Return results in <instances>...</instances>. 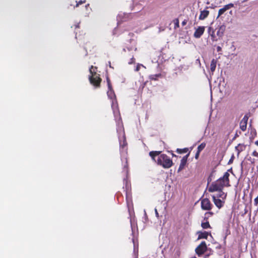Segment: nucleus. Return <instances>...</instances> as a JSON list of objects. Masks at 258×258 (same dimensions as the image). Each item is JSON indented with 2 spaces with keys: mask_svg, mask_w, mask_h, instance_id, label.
I'll return each mask as SVG.
<instances>
[{
  "mask_svg": "<svg viewBox=\"0 0 258 258\" xmlns=\"http://www.w3.org/2000/svg\"><path fill=\"white\" fill-rule=\"evenodd\" d=\"M189 155V152H188L186 155L182 157L178 169V172H180L184 168L185 165L186 164L187 158Z\"/></svg>",
  "mask_w": 258,
  "mask_h": 258,
  "instance_id": "obj_9",
  "label": "nucleus"
},
{
  "mask_svg": "<svg viewBox=\"0 0 258 258\" xmlns=\"http://www.w3.org/2000/svg\"><path fill=\"white\" fill-rule=\"evenodd\" d=\"M242 146H235V150L238 152V155L239 154L240 151L242 150L241 147Z\"/></svg>",
  "mask_w": 258,
  "mask_h": 258,
  "instance_id": "obj_26",
  "label": "nucleus"
},
{
  "mask_svg": "<svg viewBox=\"0 0 258 258\" xmlns=\"http://www.w3.org/2000/svg\"><path fill=\"white\" fill-rule=\"evenodd\" d=\"M155 215L157 217H159V214L156 209H155Z\"/></svg>",
  "mask_w": 258,
  "mask_h": 258,
  "instance_id": "obj_41",
  "label": "nucleus"
},
{
  "mask_svg": "<svg viewBox=\"0 0 258 258\" xmlns=\"http://www.w3.org/2000/svg\"><path fill=\"white\" fill-rule=\"evenodd\" d=\"M108 63H109V67H110V68H111V63H110V61H109V62H108Z\"/></svg>",
  "mask_w": 258,
  "mask_h": 258,
  "instance_id": "obj_46",
  "label": "nucleus"
},
{
  "mask_svg": "<svg viewBox=\"0 0 258 258\" xmlns=\"http://www.w3.org/2000/svg\"><path fill=\"white\" fill-rule=\"evenodd\" d=\"M252 155L255 157H258V153L256 152L255 151H254L252 152Z\"/></svg>",
  "mask_w": 258,
  "mask_h": 258,
  "instance_id": "obj_35",
  "label": "nucleus"
},
{
  "mask_svg": "<svg viewBox=\"0 0 258 258\" xmlns=\"http://www.w3.org/2000/svg\"><path fill=\"white\" fill-rule=\"evenodd\" d=\"M135 58L134 57H132L131 59V61L128 62L129 64H132L135 63Z\"/></svg>",
  "mask_w": 258,
  "mask_h": 258,
  "instance_id": "obj_34",
  "label": "nucleus"
},
{
  "mask_svg": "<svg viewBox=\"0 0 258 258\" xmlns=\"http://www.w3.org/2000/svg\"><path fill=\"white\" fill-rule=\"evenodd\" d=\"M229 173L228 172L224 173L223 177H225L227 180H229Z\"/></svg>",
  "mask_w": 258,
  "mask_h": 258,
  "instance_id": "obj_28",
  "label": "nucleus"
},
{
  "mask_svg": "<svg viewBox=\"0 0 258 258\" xmlns=\"http://www.w3.org/2000/svg\"><path fill=\"white\" fill-rule=\"evenodd\" d=\"M149 155L155 162L164 168H169L173 164L170 158L165 154H162L161 151H151Z\"/></svg>",
  "mask_w": 258,
  "mask_h": 258,
  "instance_id": "obj_1",
  "label": "nucleus"
},
{
  "mask_svg": "<svg viewBox=\"0 0 258 258\" xmlns=\"http://www.w3.org/2000/svg\"><path fill=\"white\" fill-rule=\"evenodd\" d=\"M257 204H258V196H257L256 198H255L254 200V205L255 206H257Z\"/></svg>",
  "mask_w": 258,
  "mask_h": 258,
  "instance_id": "obj_30",
  "label": "nucleus"
},
{
  "mask_svg": "<svg viewBox=\"0 0 258 258\" xmlns=\"http://www.w3.org/2000/svg\"><path fill=\"white\" fill-rule=\"evenodd\" d=\"M107 84H108V87L107 95L110 99L112 100V108L113 110V112L114 116L116 117V116L119 114V111H118V108L116 106V101L115 99L113 100L114 99H115V94L111 88L110 81L108 78L107 79Z\"/></svg>",
  "mask_w": 258,
  "mask_h": 258,
  "instance_id": "obj_3",
  "label": "nucleus"
},
{
  "mask_svg": "<svg viewBox=\"0 0 258 258\" xmlns=\"http://www.w3.org/2000/svg\"><path fill=\"white\" fill-rule=\"evenodd\" d=\"M212 198L215 205L219 209H220L223 205V202L222 201V200L217 198V197L215 196H213Z\"/></svg>",
  "mask_w": 258,
  "mask_h": 258,
  "instance_id": "obj_11",
  "label": "nucleus"
},
{
  "mask_svg": "<svg viewBox=\"0 0 258 258\" xmlns=\"http://www.w3.org/2000/svg\"><path fill=\"white\" fill-rule=\"evenodd\" d=\"M224 183H220L218 180L216 182L213 183L209 187L208 190L209 192L219 191L222 190L223 184Z\"/></svg>",
  "mask_w": 258,
  "mask_h": 258,
  "instance_id": "obj_5",
  "label": "nucleus"
},
{
  "mask_svg": "<svg viewBox=\"0 0 258 258\" xmlns=\"http://www.w3.org/2000/svg\"><path fill=\"white\" fill-rule=\"evenodd\" d=\"M205 146H198V152H201L204 148Z\"/></svg>",
  "mask_w": 258,
  "mask_h": 258,
  "instance_id": "obj_29",
  "label": "nucleus"
},
{
  "mask_svg": "<svg viewBox=\"0 0 258 258\" xmlns=\"http://www.w3.org/2000/svg\"><path fill=\"white\" fill-rule=\"evenodd\" d=\"M168 152L171 153V154L172 156H175V155L171 151V152L168 151Z\"/></svg>",
  "mask_w": 258,
  "mask_h": 258,
  "instance_id": "obj_44",
  "label": "nucleus"
},
{
  "mask_svg": "<svg viewBox=\"0 0 258 258\" xmlns=\"http://www.w3.org/2000/svg\"><path fill=\"white\" fill-rule=\"evenodd\" d=\"M210 217H211V216L210 215H207V213H206L205 214L204 219H207Z\"/></svg>",
  "mask_w": 258,
  "mask_h": 258,
  "instance_id": "obj_38",
  "label": "nucleus"
},
{
  "mask_svg": "<svg viewBox=\"0 0 258 258\" xmlns=\"http://www.w3.org/2000/svg\"><path fill=\"white\" fill-rule=\"evenodd\" d=\"M218 194H217L216 195H215L217 198L219 199V198H221L222 199L225 198L226 197V195L223 192L222 190L218 191Z\"/></svg>",
  "mask_w": 258,
  "mask_h": 258,
  "instance_id": "obj_17",
  "label": "nucleus"
},
{
  "mask_svg": "<svg viewBox=\"0 0 258 258\" xmlns=\"http://www.w3.org/2000/svg\"><path fill=\"white\" fill-rule=\"evenodd\" d=\"M212 205L208 199L205 198L202 200L201 208L203 210L209 211L212 209Z\"/></svg>",
  "mask_w": 258,
  "mask_h": 258,
  "instance_id": "obj_7",
  "label": "nucleus"
},
{
  "mask_svg": "<svg viewBox=\"0 0 258 258\" xmlns=\"http://www.w3.org/2000/svg\"><path fill=\"white\" fill-rule=\"evenodd\" d=\"M205 27L204 26H199L196 29L194 34V36L196 38H199L203 34L205 31Z\"/></svg>",
  "mask_w": 258,
  "mask_h": 258,
  "instance_id": "obj_8",
  "label": "nucleus"
},
{
  "mask_svg": "<svg viewBox=\"0 0 258 258\" xmlns=\"http://www.w3.org/2000/svg\"><path fill=\"white\" fill-rule=\"evenodd\" d=\"M120 157L121 160L122 162V164L123 167V171L126 174V178H124L123 181L125 184V186H127V180L126 178H127L128 174V165H127V146H120Z\"/></svg>",
  "mask_w": 258,
  "mask_h": 258,
  "instance_id": "obj_2",
  "label": "nucleus"
},
{
  "mask_svg": "<svg viewBox=\"0 0 258 258\" xmlns=\"http://www.w3.org/2000/svg\"><path fill=\"white\" fill-rule=\"evenodd\" d=\"M256 145H258V141L255 142Z\"/></svg>",
  "mask_w": 258,
  "mask_h": 258,
  "instance_id": "obj_47",
  "label": "nucleus"
},
{
  "mask_svg": "<svg viewBox=\"0 0 258 258\" xmlns=\"http://www.w3.org/2000/svg\"><path fill=\"white\" fill-rule=\"evenodd\" d=\"M207 247L205 241H202L196 248L195 251L199 256H201L207 250Z\"/></svg>",
  "mask_w": 258,
  "mask_h": 258,
  "instance_id": "obj_6",
  "label": "nucleus"
},
{
  "mask_svg": "<svg viewBox=\"0 0 258 258\" xmlns=\"http://www.w3.org/2000/svg\"><path fill=\"white\" fill-rule=\"evenodd\" d=\"M85 3V1H80L78 2V3L77 4L76 7H78L79 5H81Z\"/></svg>",
  "mask_w": 258,
  "mask_h": 258,
  "instance_id": "obj_36",
  "label": "nucleus"
},
{
  "mask_svg": "<svg viewBox=\"0 0 258 258\" xmlns=\"http://www.w3.org/2000/svg\"><path fill=\"white\" fill-rule=\"evenodd\" d=\"M233 6L234 5H233V4H229L225 5L223 8L220 9L219 10V12H218V18L220 16H221V15L224 14L226 11H227L228 10H229L231 8L233 7Z\"/></svg>",
  "mask_w": 258,
  "mask_h": 258,
  "instance_id": "obj_10",
  "label": "nucleus"
},
{
  "mask_svg": "<svg viewBox=\"0 0 258 258\" xmlns=\"http://www.w3.org/2000/svg\"><path fill=\"white\" fill-rule=\"evenodd\" d=\"M246 126H247V123H246L240 121V127L241 130L242 131H244L246 130Z\"/></svg>",
  "mask_w": 258,
  "mask_h": 258,
  "instance_id": "obj_20",
  "label": "nucleus"
},
{
  "mask_svg": "<svg viewBox=\"0 0 258 258\" xmlns=\"http://www.w3.org/2000/svg\"><path fill=\"white\" fill-rule=\"evenodd\" d=\"M217 62V60H216L215 59H213L211 62L210 71L212 74H213V73L215 71Z\"/></svg>",
  "mask_w": 258,
  "mask_h": 258,
  "instance_id": "obj_14",
  "label": "nucleus"
},
{
  "mask_svg": "<svg viewBox=\"0 0 258 258\" xmlns=\"http://www.w3.org/2000/svg\"><path fill=\"white\" fill-rule=\"evenodd\" d=\"M177 152L179 154H183L185 153L188 151V149L187 148H185L183 149H177Z\"/></svg>",
  "mask_w": 258,
  "mask_h": 258,
  "instance_id": "obj_18",
  "label": "nucleus"
},
{
  "mask_svg": "<svg viewBox=\"0 0 258 258\" xmlns=\"http://www.w3.org/2000/svg\"><path fill=\"white\" fill-rule=\"evenodd\" d=\"M190 258H197V257H196V256H193V257H190Z\"/></svg>",
  "mask_w": 258,
  "mask_h": 258,
  "instance_id": "obj_48",
  "label": "nucleus"
},
{
  "mask_svg": "<svg viewBox=\"0 0 258 258\" xmlns=\"http://www.w3.org/2000/svg\"><path fill=\"white\" fill-rule=\"evenodd\" d=\"M79 27L78 25H76V27Z\"/></svg>",
  "mask_w": 258,
  "mask_h": 258,
  "instance_id": "obj_51",
  "label": "nucleus"
},
{
  "mask_svg": "<svg viewBox=\"0 0 258 258\" xmlns=\"http://www.w3.org/2000/svg\"><path fill=\"white\" fill-rule=\"evenodd\" d=\"M213 213L212 212H207V215H210L211 216L213 215Z\"/></svg>",
  "mask_w": 258,
  "mask_h": 258,
  "instance_id": "obj_43",
  "label": "nucleus"
},
{
  "mask_svg": "<svg viewBox=\"0 0 258 258\" xmlns=\"http://www.w3.org/2000/svg\"><path fill=\"white\" fill-rule=\"evenodd\" d=\"M122 124H120V125H119L118 127V128L117 129V131L118 132H120V133L122 132Z\"/></svg>",
  "mask_w": 258,
  "mask_h": 258,
  "instance_id": "obj_31",
  "label": "nucleus"
},
{
  "mask_svg": "<svg viewBox=\"0 0 258 258\" xmlns=\"http://www.w3.org/2000/svg\"><path fill=\"white\" fill-rule=\"evenodd\" d=\"M198 233L199 234L198 236V239H202V238H205L207 239L208 237V236L209 235V233L208 232L204 231V232H198Z\"/></svg>",
  "mask_w": 258,
  "mask_h": 258,
  "instance_id": "obj_15",
  "label": "nucleus"
},
{
  "mask_svg": "<svg viewBox=\"0 0 258 258\" xmlns=\"http://www.w3.org/2000/svg\"><path fill=\"white\" fill-rule=\"evenodd\" d=\"M226 30V26L222 25L220 26L217 32V35L219 37H222L224 34V33Z\"/></svg>",
  "mask_w": 258,
  "mask_h": 258,
  "instance_id": "obj_12",
  "label": "nucleus"
},
{
  "mask_svg": "<svg viewBox=\"0 0 258 258\" xmlns=\"http://www.w3.org/2000/svg\"><path fill=\"white\" fill-rule=\"evenodd\" d=\"M199 154H200V152H198V151H197V153H196V155H195V158H196V159H197L199 158Z\"/></svg>",
  "mask_w": 258,
  "mask_h": 258,
  "instance_id": "obj_39",
  "label": "nucleus"
},
{
  "mask_svg": "<svg viewBox=\"0 0 258 258\" xmlns=\"http://www.w3.org/2000/svg\"><path fill=\"white\" fill-rule=\"evenodd\" d=\"M144 215H145V218H146L147 217V214H146V212L145 210H144Z\"/></svg>",
  "mask_w": 258,
  "mask_h": 258,
  "instance_id": "obj_45",
  "label": "nucleus"
},
{
  "mask_svg": "<svg viewBox=\"0 0 258 258\" xmlns=\"http://www.w3.org/2000/svg\"><path fill=\"white\" fill-rule=\"evenodd\" d=\"M218 181H219L220 183H224L223 184V186H226L229 183V180H227L225 177H222L220 178L218 180Z\"/></svg>",
  "mask_w": 258,
  "mask_h": 258,
  "instance_id": "obj_16",
  "label": "nucleus"
},
{
  "mask_svg": "<svg viewBox=\"0 0 258 258\" xmlns=\"http://www.w3.org/2000/svg\"><path fill=\"white\" fill-rule=\"evenodd\" d=\"M229 173L228 172L224 173L223 177H225L227 180H229Z\"/></svg>",
  "mask_w": 258,
  "mask_h": 258,
  "instance_id": "obj_27",
  "label": "nucleus"
},
{
  "mask_svg": "<svg viewBox=\"0 0 258 258\" xmlns=\"http://www.w3.org/2000/svg\"><path fill=\"white\" fill-rule=\"evenodd\" d=\"M208 33L212 37H214V31L211 27L208 28Z\"/></svg>",
  "mask_w": 258,
  "mask_h": 258,
  "instance_id": "obj_21",
  "label": "nucleus"
},
{
  "mask_svg": "<svg viewBox=\"0 0 258 258\" xmlns=\"http://www.w3.org/2000/svg\"><path fill=\"white\" fill-rule=\"evenodd\" d=\"M238 146L242 145L241 144H238Z\"/></svg>",
  "mask_w": 258,
  "mask_h": 258,
  "instance_id": "obj_49",
  "label": "nucleus"
},
{
  "mask_svg": "<svg viewBox=\"0 0 258 258\" xmlns=\"http://www.w3.org/2000/svg\"><path fill=\"white\" fill-rule=\"evenodd\" d=\"M230 48L232 51H234L235 50L236 48L234 45V42L232 43V45Z\"/></svg>",
  "mask_w": 258,
  "mask_h": 258,
  "instance_id": "obj_33",
  "label": "nucleus"
},
{
  "mask_svg": "<svg viewBox=\"0 0 258 258\" xmlns=\"http://www.w3.org/2000/svg\"><path fill=\"white\" fill-rule=\"evenodd\" d=\"M233 158H234V156L233 155L231 157V158H230V159L229 160V161L228 162V164H230L231 163H232L233 162Z\"/></svg>",
  "mask_w": 258,
  "mask_h": 258,
  "instance_id": "obj_37",
  "label": "nucleus"
},
{
  "mask_svg": "<svg viewBox=\"0 0 258 258\" xmlns=\"http://www.w3.org/2000/svg\"><path fill=\"white\" fill-rule=\"evenodd\" d=\"M159 76H160V75H159V74L152 75L150 76L149 78H150V79L151 80H156V78L158 77Z\"/></svg>",
  "mask_w": 258,
  "mask_h": 258,
  "instance_id": "obj_22",
  "label": "nucleus"
},
{
  "mask_svg": "<svg viewBox=\"0 0 258 258\" xmlns=\"http://www.w3.org/2000/svg\"><path fill=\"white\" fill-rule=\"evenodd\" d=\"M217 51H218V52H220V51H221L222 50V48H221V47H220V46H217Z\"/></svg>",
  "mask_w": 258,
  "mask_h": 258,
  "instance_id": "obj_40",
  "label": "nucleus"
},
{
  "mask_svg": "<svg viewBox=\"0 0 258 258\" xmlns=\"http://www.w3.org/2000/svg\"><path fill=\"white\" fill-rule=\"evenodd\" d=\"M123 135L122 138H123V140L122 141V143H121V141L120 142V145H122V146L126 145L127 144V143L125 142V139H124V133H123V135Z\"/></svg>",
  "mask_w": 258,
  "mask_h": 258,
  "instance_id": "obj_24",
  "label": "nucleus"
},
{
  "mask_svg": "<svg viewBox=\"0 0 258 258\" xmlns=\"http://www.w3.org/2000/svg\"><path fill=\"white\" fill-rule=\"evenodd\" d=\"M209 14V12L207 10H203L201 11V14L199 16L200 20H204L206 18Z\"/></svg>",
  "mask_w": 258,
  "mask_h": 258,
  "instance_id": "obj_13",
  "label": "nucleus"
},
{
  "mask_svg": "<svg viewBox=\"0 0 258 258\" xmlns=\"http://www.w3.org/2000/svg\"><path fill=\"white\" fill-rule=\"evenodd\" d=\"M202 227L204 229H207L208 228H210V225L208 221H206L205 222H202L201 224Z\"/></svg>",
  "mask_w": 258,
  "mask_h": 258,
  "instance_id": "obj_19",
  "label": "nucleus"
},
{
  "mask_svg": "<svg viewBox=\"0 0 258 258\" xmlns=\"http://www.w3.org/2000/svg\"><path fill=\"white\" fill-rule=\"evenodd\" d=\"M248 117L246 115H245L243 118L241 120V122H244L245 123H247Z\"/></svg>",
  "mask_w": 258,
  "mask_h": 258,
  "instance_id": "obj_25",
  "label": "nucleus"
},
{
  "mask_svg": "<svg viewBox=\"0 0 258 258\" xmlns=\"http://www.w3.org/2000/svg\"><path fill=\"white\" fill-rule=\"evenodd\" d=\"M96 69V68H94L92 66L90 68L89 71L91 75L89 76V80L91 84L94 86L99 87L101 80L99 77V75L95 72Z\"/></svg>",
  "mask_w": 258,
  "mask_h": 258,
  "instance_id": "obj_4",
  "label": "nucleus"
},
{
  "mask_svg": "<svg viewBox=\"0 0 258 258\" xmlns=\"http://www.w3.org/2000/svg\"><path fill=\"white\" fill-rule=\"evenodd\" d=\"M144 67V66L143 65V64H140V63H138L135 69V71L136 72H138L140 70V67Z\"/></svg>",
  "mask_w": 258,
  "mask_h": 258,
  "instance_id": "obj_23",
  "label": "nucleus"
},
{
  "mask_svg": "<svg viewBox=\"0 0 258 258\" xmlns=\"http://www.w3.org/2000/svg\"><path fill=\"white\" fill-rule=\"evenodd\" d=\"M175 28L179 27V22H178V20L177 19H176L175 20Z\"/></svg>",
  "mask_w": 258,
  "mask_h": 258,
  "instance_id": "obj_32",
  "label": "nucleus"
},
{
  "mask_svg": "<svg viewBox=\"0 0 258 258\" xmlns=\"http://www.w3.org/2000/svg\"><path fill=\"white\" fill-rule=\"evenodd\" d=\"M187 23V21L184 20L182 22V25L183 26L185 25Z\"/></svg>",
  "mask_w": 258,
  "mask_h": 258,
  "instance_id": "obj_42",
  "label": "nucleus"
},
{
  "mask_svg": "<svg viewBox=\"0 0 258 258\" xmlns=\"http://www.w3.org/2000/svg\"><path fill=\"white\" fill-rule=\"evenodd\" d=\"M226 238V236H225V237H224V239L225 240Z\"/></svg>",
  "mask_w": 258,
  "mask_h": 258,
  "instance_id": "obj_50",
  "label": "nucleus"
}]
</instances>
